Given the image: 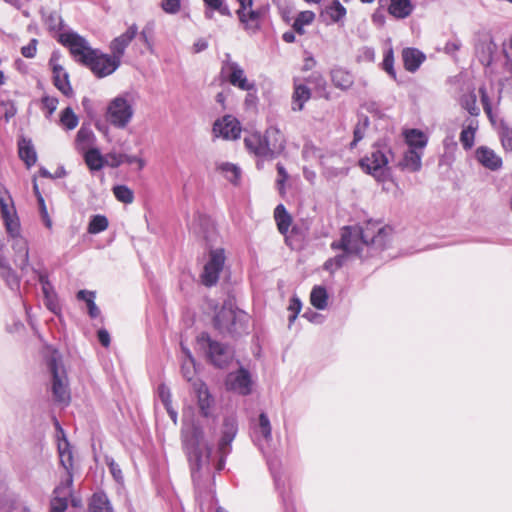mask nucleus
Here are the masks:
<instances>
[{
  "instance_id": "51",
  "label": "nucleus",
  "mask_w": 512,
  "mask_h": 512,
  "mask_svg": "<svg viewBox=\"0 0 512 512\" xmlns=\"http://www.w3.org/2000/svg\"><path fill=\"white\" fill-rule=\"evenodd\" d=\"M382 69L386 71L394 80H396V72L394 69V54L392 48H389L384 53Z\"/></svg>"
},
{
  "instance_id": "3",
  "label": "nucleus",
  "mask_w": 512,
  "mask_h": 512,
  "mask_svg": "<svg viewBox=\"0 0 512 512\" xmlns=\"http://www.w3.org/2000/svg\"><path fill=\"white\" fill-rule=\"evenodd\" d=\"M0 211L4 220L5 228L11 238V246L14 251V263L22 271L29 269V248L24 237L20 235V223L15 216L13 206L10 208L8 202L0 197Z\"/></svg>"
},
{
  "instance_id": "38",
  "label": "nucleus",
  "mask_w": 512,
  "mask_h": 512,
  "mask_svg": "<svg viewBox=\"0 0 512 512\" xmlns=\"http://www.w3.org/2000/svg\"><path fill=\"white\" fill-rule=\"evenodd\" d=\"M95 135L89 127L82 126L76 135V148L79 151H86L94 143Z\"/></svg>"
},
{
  "instance_id": "46",
  "label": "nucleus",
  "mask_w": 512,
  "mask_h": 512,
  "mask_svg": "<svg viewBox=\"0 0 512 512\" xmlns=\"http://www.w3.org/2000/svg\"><path fill=\"white\" fill-rule=\"evenodd\" d=\"M109 222L106 216L97 214L91 217L88 224V232L90 234H98L108 228Z\"/></svg>"
},
{
  "instance_id": "7",
  "label": "nucleus",
  "mask_w": 512,
  "mask_h": 512,
  "mask_svg": "<svg viewBox=\"0 0 512 512\" xmlns=\"http://www.w3.org/2000/svg\"><path fill=\"white\" fill-rule=\"evenodd\" d=\"M197 344L205 352L209 362L215 367L224 368L232 360V353L229 347L210 337L207 332H201L197 338Z\"/></svg>"
},
{
  "instance_id": "21",
  "label": "nucleus",
  "mask_w": 512,
  "mask_h": 512,
  "mask_svg": "<svg viewBox=\"0 0 512 512\" xmlns=\"http://www.w3.org/2000/svg\"><path fill=\"white\" fill-rule=\"evenodd\" d=\"M193 391L197 396L200 413L204 417L211 415V409L214 405V398L209 392L207 385L202 380H195L192 383Z\"/></svg>"
},
{
  "instance_id": "55",
  "label": "nucleus",
  "mask_w": 512,
  "mask_h": 512,
  "mask_svg": "<svg viewBox=\"0 0 512 512\" xmlns=\"http://www.w3.org/2000/svg\"><path fill=\"white\" fill-rule=\"evenodd\" d=\"M42 109L47 110V117H50L58 106V99L56 97L44 96L41 99Z\"/></svg>"
},
{
  "instance_id": "8",
  "label": "nucleus",
  "mask_w": 512,
  "mask_h": 512,
  "mask_svg": "<svg viewBox=\"0 0 512 512\" xmlns=\"http://www.w3.org/2000/svg\"><path fill=\"white\" fill-rule=\"evenodd\" d=\"M48 368L52 375V394L54 401L60 404L68 405L70 401V391L66 372L62 366L60 358L56 354H52L48 359Z\"/></svg>"
},
{
  "instance_id": "16",
  "label": "nucleus",
  "mask_w": 512,
  "mask_h": 512,
  "mask_svg": "<svg viewBox=\"0 0 512 512\" xmlns=\"http://www.w3.org/2000/svg\"><path fill=\"white\" fill-rule=\"evenodd\" d=\"M73 483L71 476L68 479H61L60 483L53 490V497L50 501L51 512H64L68 507V499L72 496Z\"/></svg>"
},
{
  "instance_id": "11",
  "label": "nucleus",
  "mask_w": 512,
  "mask_h": 512,
  "mask_svg": "<svg viewBox=\"0 0 512 512\" xmlns=\"http://www.w3.org/2000/svg\"><path fill=\"white\" fill-rule=\"evenodd\" d=\"M58 42L67 47L75 61L82 65H84L87 58L90 57V52L95 50L83 36L74 31L60 33Z\"/></svg>"
},
{
  "instance_id": "43",
  "label": "nucleus",
  "mask_w": 512,
  "mask_h": 512,
  "mask_svg": "<svg viewBox=\"0 0 512 512\" xmlns=\"http://www.w3.org/2000/svg\"><path fill=\"white\" fill-rule=\"evenodd\" d=\"M498 134L503 149L506 152H512V127L508 123L501 121Z\"/></svg>"
},
{
  "instance_id": "41",
  "label": "nucleus",
  "mask_w": 512,
  "mask_h": 512,
  "mask_svg": "<svg viewBox=\"0 0 512 512\" xmlns=\"http://www.w3.org/2000/svg\"><path fill=\"white\" fill-rule=\"evenodd\" d=\"M369 124H370V121L367 116H365V115L359 116L358 122L354 127L353 140L350 143L351 149L355 148L357 143L364 138L367 128L369 127Z\"/></svg>"
},
{
  "instance_id": "29",
  "label": "nucleus",
  "mask_w": 512,
  "mask_h": 512,
  "mask_svg": "<svg viewBox=\"0 0 512 512\" xmlns=\"http://www.w3.org/2000/svg\"><path fill=\"white\" fill-rule=\"evenodd\" d=\"M414 10L411 0H390L388 12L396 19H405L409 17Z\"/></svg>"
},
{
  "instance_id": "50",
  "label": "nucleus",
  "mask_w": 512,
  "mask_h": 512,
  "mask_svg": "<svg viewBox=\"0 0 512 512\" xmlns=\"http://www.w3.org/2000/svg\"><path fill=\"white\" fill-rule=\"evenodd\" d=\"M307 82L322 96L326 92L327 82L320 72H313L307 78Z\"/></svg>"
},
{
  "instance_id": "18",
  "label": "nucleus",
  "mask_w": 512,
  "mask_h": 512,
  "mask_svg": "<svg viewBox=\"0 0 512 512\" xmlns=\"http://www.w3.org/2000/svg\"><path fill=\"white\" fill-rule=\"evenodd\" d=\"M226 385L229 390L246 396L252 392L251 375L245 368H240L234 373H230L227 377Z\"/></svg>"
},
{
  "instance_id": "2",
  "label": "nucleus",
  "mask_w": 512,
  "mask_h": 512,
  "mask_svg": "<svg viewBox=\"0 0 512 512\" xmlns=\"http://www.w3.org/2000/svg\"><path fill=\"white\" fill-rule=\"evenodd\" d=\"M387 233L385 228H379L377 233L367 225L344 226L341 229V237L331 243L333 250H342L352 253L361 259L375 256L385 249Z\"/></svg>"
},
{
  "instance_id": "28",
  "label": "nucleus",
  "mask_w": 512,
  "mask_h": 512,
  "mask_svg": "<svg viewBox=\"0 0 512 512\" xmlns=\"http://www.w3.org/2000/svg\"><path fill=\"white\" fill-rule=\"evenodd\" d=\"M422 151H417L415 149H408L404 155L402 160L398 163V166L402 170H408L410 172H418L422 168Z\"/></svg>"
},
{
  "instance_id": "35",
  "label": "nucleus",
  "mask_w": 512,
  "mask_h": 512,
  "mask_svg": "<svg viewBox=\"0 0 512 512\" xmlns=\"http://www.w3.org/2000/svg\"><path fill=\"white\" fill-rule=\"evenodd\" d=\"M89 512H113L112 506L104 492H96L89 501Z\"/></svg>"
},
{
  "instance_id": "15",
  "label": "nucleus",
  "mask_w": 512,
  "mask_h": 512,
  "mask_svg": "<svg viewBox=\"0 0 512 512\" xmlns=\"http://www.w3.org/2000/svg\"><path fill=\"white\" fill-rule=\"evenodd\" d=\"M212 131L216 137L235 140L240 137L241 126L237 118L232 115H225L214 122Z\"/></svg>"
},
{
  "instance_id": "44",
  "label": "nucleus",
  "mask_w": 512,
  "mask_h": 512,
  "mask_svg": "<svg viewBox=\"0 0 512 512\" xmlns=\"http://www.w3.org/2000/svg\"><path fill=\"white\" fill-rule=\"evenodd\" d=\"M325 13L329 16L332 22L337 23L346 16V8L340 3L339 0H334L329 6L326 7Z\"/></svg>"
},
{
  "instance_id": "23",
  "label": "nucleus",
  "mask_w": 512,
  "mask_h": 512,
  "mask_svg": "<svg viewBox=\"0 0 512 512\" xmlns=\"http://www.w3.org/2000/svg\"><path fill=\"white\" fill-rule=\"evenodd\" d=\"M237 431L238 425L236 419L233 417L225 418L222 426V436L218 444L219 451L223 456L230 452V445L234 440Z\"/></svg>"
},
{
  "instance_id": "19",
  "label": "nucleus",
  "mask_w": 512,
  "mask_h": 512,
  "mask_svg": "<svg viewBox=\"0 0 512 512\" xmlns=\"http://www.w3.org/2000/svg\"><path fill=\"white\" fill-rule=\"evenodd\" d=\"M137 34L138 26L136 24L130 25L124 33H122L121 35H119L111 41L109 46L111 55L121 62V58L124 55L126 48L129 46V44L136 37Z\"/></svg>"
},
{
  "instance_id": "45",
  "label": "nucleus",
  "mask_w": 512,
  "mask_h": 512,
  "mask_svg": "<svg viewBox=\"0 0 512 512\" xmlns=\"http://www.w3.org/2000/svg\"><path fill=\"white\" fill-rule=\"evenodd\" d=\"M1 277L5 280L6 284L11 289H17L19 287V279L15 272L8 265L6 258L4 257L3 265L0 263Z\"/></svg>"
},
{
  "instance_id": "60",
  "label": "nucleus",
  "mask_w": 512,
  "mask_h": 512,
  "mask_svg": "<svg viewBox=\"0 0 512 512\" xmlns=\"http://www.w3.org/2000/svg\"><path fill=\"white\" fill-rule=\"evenodd\" d=\"M462 105L469 112L470 115H472V116L479 115L480 109L477 106L475 96H471V97L467 98L466 100H464Z\"/></svg>"
},
{
  "instance_id": "36",
  "label": "nucleus",
  "mask_w": 512,
  "mask_h": 512,
  "mask_svg": "<svg viewBox=\"0 0 512 512\" xmlns=\"http://www.w3.org/2000/svg\"><path fill=\"white\" fill-rule=\"evenodd\" d=\"M84 160L91 171L101 170L106 164L104 157L97 148L84 151Z\"/></svg>"
},
{
  "instance_id": "5",
  "label": "nucleus",
  "mask_w": 512,
  "mask_h": 512,
  "mask_svg": "<svg viewBox=\"0 0 512 512\" xmlns=\"http://www.w3.org/2000/svg\"><path fill=\"white\" fill-rule=\"evenodd\" d=\"M249 315L232 305L231 302H225L222 307L216 311L213 318V326L221 334L230 336H239L247 331Z\"/></svg>"
},
{
  "instance_id": "53",
  "label": "nucleus",
  "mask_w": 512,
  "mask_h": 512,
  "mask_svg": "<svg viewBox=\"0 0 512 512\" xmlns=\"http://www.w3.org/2000/svg\"><path fill=\"white\" fill-rule=\"evenodd\" d=\"M349 255H353V254L352 253H347V252L343 251V253L338 254V255H336L333 258H329L324 263L325 270H328V271L333 273L334 269L332 268V261L335 262V269H339V268H341L346 263Z\"/></svg>"
},
{
  "instance_id": "9",
  "label": "nucleus",
  "mask_w": 512,
  "mask_h": 512,
  "mask_svg": "<svg viewBox=\"0 0 512 512\" xmlns=\"http://www.w3.org/2000/svg\"><path fill=\"white\" fill-rule=\"evenodd\" d=\"M225 58L221 67V76L240 90L257 92L255 82L247 79L243 68L237 62L231 60V55L227 53Z\"/></svg>"
},
{
  "instance_id": "39",
  "label": "nucleus",
  "mask_w": 512,
  "mask_h": 512,
  "mask_svg": "<svg viewBox=\"0 0 512 512\" xmlns=\"http://www.w3.org/2000/svg\"><path fill=\"white\" fill-rule=\"evenodd\" d=\"M217 169L232 184L236 185L239 183L241 179V169L237 165L229 162H223L218 165Z\"/></svg>"
},
{
  "instance_id": "64",
  "label": "nucleus",
  "mask_w": 512,
  "mask_h": 512,
  "mask_svg": "<svg viewBox=\"0 0 512 512\" xmlns=\"http://www.w3.org/2000/svg\"><path fill=\"white\" fill-rule=\"evenodd\" d=\"M461 46H462V43L459 39L447 41L444 46V52L446 54L454 56L456 54V52L460 50Z\"/></svg>"
},
{
  "instance_id": "20",
  "label": "nucleus",
  "mask_w": 512,
  "mask_h": 512,
  "mask_svg": "<svg viewBox=\"0 0 512 512\" xmlns=\"http://www.w3.org/2000/svg\"><path fill=\"white\" fill-rule=\"evenodd\" d=\"M264 136L265 147L267 148L269 159H273L285 148V138L282 132L276 127H269Z\"/></svg>"
},
{
  "instance_id": "57",
  "label": "nucleus",
  "mask_w": 512,
  "mask_h": 512,
  "mask_svg": "<svg viewBox=\"0 0 512 512\" xmlns=\"http://www.w3.org/2000/svg\"><path fill=\"white\" fill-rule=\"evenodd\" d=\"M181 0H162L161 7L168 14H176L179 12Z\"/></svg>"
},
{
  "instance_id": "17",
  "label": "nucleus",
  "mask_w": 512,
  "mask_h": 512,
  "mask_svg": "<svg viewBox=\"0 0 512 512\" xmlns=\"http://www.w3.org/2000/svg\"><path fill=\"white\" fill-rule=\"evenodd\" d=\"M496 51V45L490 33H479L475 42V54L480 63L485 67L491 65L493 55Z\"/></svg>"
},
{
  "instance_id": "40",
  "label": "nucleus",
  "mask_w": 512,
  "mask_h": 512,
  "mask_svg": "<svg viewBox=\"0 0 512 512\" xmlns=\"http://www.w3.org/2000/svg\"><path fill=\"white\" fill-rule=\"evenodd\" d=\"M207 9L205 11V17L207 19H212L214 16V11L219 12L224 16H231V12L228 6L224 3V0H203Z\"/></svg>"
},
{
  "instance_id": "58",
  "label": "nucleus",
  "mask_w": 512,
  "mask_h": 512,
  "mask_svg": "<svg viewBox=\"0 0 512 512\" xmlns=\"http://www.w3.org/2000/svg\"><path fill=\"white\" fill-rule=\"evenodd\" d=\"M38 40L33 38L30 42L21 48V54L25 58H34L37 53Z\"/></svg>"
},
{
  "instance_id": "12",
  "label": "nucleus",
  "mask_w": 512,
  "mask_h": 512,
  "mask_svg": "<svg viewBox=\"0 0 512 512\" xmlns=\"http://www.w3.org/2000/svg\"><path fill=\"white\" fill-rule=\"evenodd\" d=\"M120 61L112 55L105 54L98 49L90 52L84 66L88 67L98 78H104L114 73L120 66Z\"/></svg>"
},
{
  "instance_id": "30",
  "label": "nucleus",
  "mask_w": 512,
  "mask_h": 512,
  "mask_svg": "<svg viewBox=\"0 0 512 512\" xmlns=\"http://www.w3.org/2000/svg\"><path fill=\"white\" fill-rule=\"evenodd\" d=\"M269 467H270V471L274 478L276 489L279 491L280 496L282 498L285 512H295V507H294V504H293L290 496L285 495L284 483L282 482L281 477L278 474L275 461H273V460L269 461Z\"/></svg>"
},
{
  "instance_id": "34",
  "label": "nucleus",
  "mask_w": 512,
  "mask_h": 512,
  "mask_svg": "<svg viewBox=\"0 0 512 512\" xmlns=\"http://www.w3.org/2000/svg\"><path fill=\"white\" fill-rule=\"evenodd\" d=\"M311 97L310 89L304 84H295L294 92L292 95V109L294 111H301Z\"/></svg>"
},
{
  "instance_id": "63",
  "label": "nucleus",
  "mask_w": 512,
  "mask_h": 512,
  "mask_svg": "<svg viewBox=\"0 0 512 512\" xmlns=\"http://www.w3.org/2000/svg\"><path fill=\"white\" fill-rule=\"evenodd\" d=\"M298 22L303 24L304 26L312 24L315 20V13L313 11H301L295 18Z\"/></svg>"
},
{
  "instance_id": "1",
  "label": "nucleus",
  "mask_w": 512,
  "mask_h": 512,
  "mask_svg": "<svg viewBox=\"0 0 512 512\" xmlns=\"http://www.w3.org/2000/svg\"><path fill=\"white\" fill-rule=\"evenodd\" d=\"M204 440V432L201 426L190 423L182 428V445L190 462L191 477L195 487L196 500L201 512H210L214 503V493L208 488L204 477H210L208 465L203 472V457L201 446Z\"/></svg>"
},
{
  "instance_id": "33",
  "label": "nucleus",
  "mask_w": 512,
  "mask_h": 512,
  "mask_svg": "<svg viewBox=\"0 0 512 512\" xmlns=\"http://www.w3.org/2000/svg\"><path fill=\"white\" fill-rule=\"evenodd\" d=\"M405 140L409 149H415L417 151H422L428 142L427 136L418 129H410L406 131Z\"/></svg>"
},
{
  "instance_id": "48",
  "label": "nucleus",
  "mask_w": 512,
  "mask_h": 512,
  "mask_svg": "<svg viewBox=\"0 0 512 512\" xmlns=\"http://www.w3.org/2000/svg\"><path fill=\"white\" fill-rule=\"evenodd\" d=\"M115 198L125 204H130L134 200L133 191L126 185H116L113 187Z\"/></svg>"
},
{
  "instance_id": "4",
  "label": "nucleus",
  "mask_w": 512,
  "mask_h": 512,
  "mask_svg": "<svg viewBox=\"0 0 512 512\" xmlns=\"http://www.w3.org/2000/svg\"><path fill=\"white\" fill-rule=\"evenodd\" d=\"M138 98L135 91H124L112 98L106 107V121L114 128L125 129L134 117Z\"/></svg>"
},
{
  "instance_id": "24",
  "label": "nucleus",
  "mask_w": 512,
  "mask_h": 512,
  "mask_svg": "<svg viewBox=\"0 0 512 512\" xmlns=\"http://www.w3.org/2000/svg\"><path fill=\"white\" fill-rule=\"evenodd\" d=\"M268 7L262 6L257 9L249 8L244 11V16L239 18L244 29L250 33H256L260 30V19L266 14Z\"/></svg>"
},
{
  "instance_id": "31",
  "label": "nucleus",
  "mask_w": 512,
  "mask_h": 512,
  "mask_svg": "<svg viewBox=\"0 0 512 512\" xmlns=\"http://www.w3.org/2000/svg\"><path fill=\"white\" fill-rule=\"evenodd\" d=\"M274 219L277 224L278 231L286 236L292 224V217L288 213L283 204H278L274 210Z\"/></svg>"
},
{
  "instance_id": "32",
  "label": "nucleus",
  "mask_w": 512,
  "mask_h": 512,
  "mask_svg": "<svg viewBox=\"0 0 512 512\" xmlns=\"http://www.w3.org/2000/svg\"><path fill=\"white\" fill-rule=\"evenodd\" d=\"M18 153L28 168L32 167L37 161V154L30 140L21 139L19 141Z\"/></svg>"
},
{
  "instance_id": "10",
  "label": "nucleus",
  "mask_w": 512,
  "mask_h": 512,
  "mask_svg": "<svg viewBox=\"0 0 512 512\" xmlns=\"http://www.w3.org/2000/svg\"><path fill=\"white\" fill-rule=\"evenodd\" d=\"M225 261L226 256L223 248L210 250L209 259L200 274V281L205 287L210 288L218 283L220 273L224 269Z\"/></svg>"
},
{
  "instance_id": "26",
  "label": "nucleus",
  "mask_w": 512,
  "mask_h": 512,
  "mask_svg": "<svg viewBox=\"0 0 512 512\" xmlns=\"http://www.w3.org/2000/svg\"><path fill=\"white\" fill-rule=\"evenodd\" d=\"M264 141V136L260 133H252L244 138L245 147L249 152L258 157L269 159Z\"/></svg>"
},
{
  "instance_id": "49",
  "label": "nucleus",
  "mask_w": 512,
  "mask_h": 512,
  "mask_svg": "<svg viewBox=\"0 0 512 512\" xmlns=\"http://www.w3.org/2000/svg\"><path fill=\"white\" fill-rule=\"evenodd\" d=\"M61 124L68 130H73L78 125V117L71 107L65 108L60 117Z\"/></svg>"
},
{
  "instance_id": "54",
  "label": "nucleus",
  "mask_w": 512,
  "mask_h": 512,
  "mask_svg": "<svg viewBox=\"0 0 512 512\" xmlns=\"http://www.w3.org/2000/svg\"><path fill=\"white\" fill-rule=\"evenodd\" d=\"M259 428L264 439L269 441L272 438V429L270 420L266 413L262 412L259 415Z\"/></svg>"
},
{
  "instance_id": "59",
  "label": "nucleus",
  "mask_w": 512,
  "mask_h": 512,
  "mask_svg": "<svg viewBox=\"0 0 512 512\" xmlns=\"http://www.w3.org/2000/svg\"><path fill=\"white\" fill-rule=\"evenodd\" d=\"M158 395L164 407L172 404L170 389L165 384L158 386Z\"/></svg>"
},
{
  "instance_id": "42",
  "label": "nucleus",
  "mask_w": 512,
  "mask_h": 512,
  "mask_svg": "<svg viewBox=\"0 0 512 512\" xmlns=\"http://www.w3.org/2000/svg\"><path fill=\"white\" fill-rule=\"evenodd\" d=\"M328 294L324 287L315 286L310 294L311 304L318 310H323L327 306Z\"/></svg>"
},
{
  "instance_id": "47",
  "label": "nucleus",
  "mask_w": 512,
  "mask_h": 512,
  "mask_svg": "<svg viewBox=\"0 0 512 512\" xmlns=\"http://www.w3.org/2000/svg\"><path fill=\"white\" fill-rule=\"evenodd\" d=\"M181 372H182V375L183 377L188 381V382H194V375H195V372H196V369H195V359L194 357L192 356V353L190 352V350H187V359L183 361L182 365H181Z\"/></svg>"
},
{
  "instance_id": "22",
  "label": "nucleus",
  "mask_w": 512,
  "mask_h": 512,
  "mask_svg": "<svg viewBox=\"0 0 512 512\" xmlns=\"http://www.w3.org/2000/svg\"><path fill=\"white\" fill-rule=\"evenodd\" d=\"M475 158L484 168L491 171H498L503 166L502 158L487 146H479L475 151Z\"/></svg>"
},
{
  "instance_id": "61",
  "label": "nucleus",
  "mask_w": 512,
  "mask_h": 512,
  "mask_svg": "<svg viewBox=\"0 0 512 512\" xmlns=\"http://www.w3.org/2000/svg\"><path fill=\"white\" fill-rule=\"evenodd\" d=\"M357 59H358V61L374 62L375 50L371 47L365 46L359 50Z\"/></svg>"
},
{
  "instance_id": "13",
  "label": "nucleus",
  "mask_w": 512,
  "mask_h": 512,
  "mask_svg": "<svg viewBox=\"0 0 512 512\" xmlns=\"http://www.w3.org/2000/svg\"><path fill=\"white\" fill-rule=\"evenodd\" d=\"M61 53L59 51H53L50 59L49 66L52 70V80L54 86L65 96L69 97L73 95V89L69 80V73L60 64Z\"/></svg>"
},
{
  "instance_id": "25",
  "label": "nucleus",
  "mask_w": 512,
  "mask_h": 512,
  "mask_svg": "<svg viewBox=\"0 0 512 512\" xmlns=\"http://www.w3.org/2000/svg\"><path fill=\"white\" fill-rule=\"evenodd\" d=\"M333 85L341 90H348L354 84V75L343 67H335L330 72Z\"/></svg>"
},
{
  "instance_id": "52",
  "label": "nucleus",
  "mask_w": 512,
  "mask_h": 512,
  "mask_svg": "<svg viewBox=\"0 0 512 512\" xmlns=\"http://www.w3.org/2000/svg\"><path fill=\"white\" fill-rule=\"evenodd\" d=\"M79 296L80 297H82V296L89 297L88 304H87L89 316L91 318H97L100 315V309L98 308V306L95 303V293L92 291L80 290Z\"/></svg>"
},
{
  "instance_id": "14",
  "label": "nucleus",
  "mask_w": 512,
  "mask_h": 512,
  "mask_svg": "<svg viewBox=\"0 0 512 512\" xmlns=\"http://www.w3.org/2000/svg\"><path fill=\"white\" fill-rule=\"evenodd\" d=\"M56 426L62 435L61 438H58V444H57L60 465L65 470V476L62 477L61 479H68L69 476H71V483H73L74 457H73L72 447L64 434V430L60 427L58 422H56Z\"/></svg>"
},
{
  "instance_id": "27",
  "label": "nucleus",
  "mask_w": 512,
  "mask_h": 512,
  "mask_svg": "<svg viewBox=\"0 0 512 512\" xmlns=\"http://www.w3.org/2000/svg\"><path fill=\"white\" fill-rule=\"evenodd\" d=\"M402 59L405 69L409 72H415L425 61L426 56L416 48H405L402 51Z\"/></svg>"
},
{
  "instance_id": "56",
  "label": "nucleus",
  "mask_w": 512,
  "mask_h": 512,
  "mask_svg": "<svg viewBox=\"0 0 512 512\" xmlns=\"http://www.w3.org/2000/svg\"><path fill=\"white\" fill-rule=\"evenodd\" d=\"M302 308V303L300 299L296 296H293L290 299L288 310L292 312V314L289 316V323L291 324L299 314Z\"/></svg>"
},
{
  "instance_id": "6",
  "label": "nucleus",
  "mask_w": 512,
  "mask_h": 512,
  "mask_svg": "<svg viewBox=\"0 0 512 512\" xmlns=\"http://www.w3.org/2000/svg\"><path fill=\"white\" fill-rule=\"evenodd\" d=\"M393 156L392 149L384 143H375L369 155L359 161L360 167L377 181H385L389 175L388 163Z\"/></svg>"
},
{
  "instance_id": "37",
  "label": "nucleus",
  "mask_w": 512,
  "mask_h": 512,
  "mask_svg": "<svg viewBox=\"0 0 512 512\" xmlns=\"http://www.w3.org/2000/svg\"><path fill=\"white\" fill-rule=\"evenodd\" d=\"M478 129V121L470 120L469 124L464 127L460 133V142L465 150L473 147L475 141V133Z\"/></svg>"
},
{
  "instance_id": "62",
  "label": "nucleus",
  "mask_w": 512,
  "mask_h": 512,
  "mask_svg": "<svg viewBox=\"0 0 512 512\" xmlns=\"http://www.w3.org/2000/svg\"><path fill=\"white\" fill-rule=\"evenodd\" d=\"M154 33V24L153 23H147L142 31L139 33L140 39L145 43L148 47L151 46L150 38L152 37Z\"/></svg>"
}]
</instances>
